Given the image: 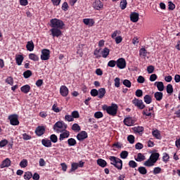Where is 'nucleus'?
Wrapping results in <instances>:
<instances>
[{
	"label": "nucleus",
	"instance_id": "obj_1",
	"mask_svg": "<svg viewBox=\"0 0 180 180\" xmlns=\"http://www.w3.org/2000/svg\"><path fill=\"white\" fill-rule=\"evenodd\" d=\"M101 50V49L98 48L94 50V55L95 56V58L99 59L101 57H103V58H108V56H109L110 50L107 47L104 48L102 51Z\"/></svg>",
	"mask_w": 180,
	"mask_h": 180
},
{
	"label": "nucleus",
	"instance_id": "obj_2",
	"mask_svg": "<svg viewBox=\"0 0 180 180\" xmlns=\"http://www.w3.org/2000/svg\"><path fill=\"white\" fill-rule=\"evenodd\" d=\"M160 158V153H153L150 155L149 159H148L144 163L145 167H153V165L158 161Z\"/></svg>",
	"mask_w": 180,
	"mask_h": 180
},
{
	"label": "nucleus",
	"instance_id": "obj_3",
	"mask_svg": "<svg viewBox=\"0 0 180 180\" xmlns=\"http://www.w3.org/2000/svg\"><path fill=\"white\" fill-rule=\"evenodd\" d=\"M118 108L117 104L112 103L110 106L103 105V110H105L110 116H116Z\"/></svg>",
	"mask_w": 180,
	"mask_h": 180
},
{
	"label": "nucleus",
	"instance_id": "obj_4",
	"mask_svg": "<svg viewBox=\"0 0 180 180\" xmlns=\"http://www.w3.org/2000/svg\"><path fill=\"white\" fill-rule=\"evenodd\" d=\"M108 159L110 161V165H113L117 169L121 170L123 168V161L115 156H110Z\"/></svg>",
	"mask_w": 180,
	"mask_h": 180
},
{
	"label": "nucleus",
	"instance_id": "obj_5",
	"mask_svg": "<svg viewBox=\"0 0 180 180\" xmlns=\"http://www.w3.org/2000/svg\"><path fill=\"white\" fill-rule=\"evenodd\" d=\"M50 23V26L51 27H53V29H63L65 25L63 20L57 18L51 19Z\"/></svg>",
	"mask_w": 180,
	"mask_h": 180
},
{
	"label": "nucleus",
	"instance_id": "obj_6",
	"mask_svg": "<svg viewBox=\"0 0 180 180\" xmlns=\"http://www.w3.org/2000/svg\"><path fill=\"white\" fill-rule=\"evenodd\" d=\"M68 127L67 124L63 121H58L53 125V130L56 133H61L63 130H66Z\"/></svg>",
	"mask_w": 180,
	"mask_h": 180
},
{
	"label": "nucleus",
	"instance_id": "obj_7",
	"mask_svg": "<svg viewBox=\"0 0 180 180\" xmlns=\"http://www.w3.org/2000/svg\"><path fill=\"white\" fill-rule=\"evenodd\" d=\"M132 103L134 105L136 108L139 109L140 110H143V109H145L146 104H144V102H143V100L139 99L137 98H134L132 100Z\"/></svg>",
	"mask_w": 180,
	"mask_h": 180
},
{
	"label": "nucleus",
	"instance_id": "obj_8",
	"mask_svg": "<svg viewBox=\"0 0 180 180\" xmlns=\"http://www.w3.org/2000/svg\"><path fill=\"white\" fill-rule=\"evenodd\" d=\"M8 119L10 120L11 126H19V115L16 114L10 115Z\"/></svg>",
	"mask_w": 180,
	"mask_h": 180
},
{
	"label": "nucleus",
	"instance_id": "obj_9",
	"mask_svg": "<svg viewBox=\"0 0 180 180\" xmlns=\"http://www.w3.org/2000/svg\"><path fill=\"white\" fill-rule=\"evenodd\" d=\"M41 60L42 61H47L50 60V50L47 49H44L41 50Z\"/></svg>",
	"mask_w": 180,
	"mask_h": 180
},
{
	"label": "nucleus",
	"instance_id": "obj_10",
	"mask_svg": "<svg viewBox=\"0 0 180 180\" xmlns=\"http://www.w3.org/2000/svg\"><path fill=\"white\" fill-rule=\"evenodd\" d=\"M126 59L120 58L117 60V67L120 70H124L126 68Z\"/></svg>",
	"mask_w": 180,
	"mask_h": 180
},
{
	"label": "nucleus",
	"instance_id": "obj_11",
	"mask_svg": "<svg viewBox=\"0 0 180 180\" xmlns=\"http://www.w3.org/2000/svg\"><path fill=\"white\" fill-rule=\"evenodd\" d=\"M123 123L125 126L130 127L131 126H133L134 123H136V121L134 119H133V117H127L124 119Z\"/></svg>",
	"mask_w": 180,
	"mask_h": 180
},
{
	"label": "nucleus",
	"instance_id": "obj_12",
	"mask_svg": "<svg viewBox=\"0 0 180 180\" xmlns=\"http://www.w3.org/2000/svg\"><path fill=\"white\" fill-rule=\"evenodd\" d=\"M60 94L61 96H68V94H70V90L68 89V87H67V86L65 85L61 86L60 87Z\"/></svg>",
	"mask_w": 180,
	"mask_h": 180
},
{
	"label": "nucleus",
	"instance_id": "obj_13",
	"mask_svg": "<svg viewBox=\"0 0 180 180\" xmlns=\"http://www.w3.org/2000/svg\"><path fill=\"white\" fill-rule=\"evenodd\" d=\"M77 139L79 141H84L85 139H88V133L85 131H82L77 135Z\"/></svg>",
	"mask_w": 180,
	"mask_h": 180
},
{
	"label": "nucleus",
	"instance_id": "obj_14",
	"mask_svg": "<svg viewBox=\"0 0 180 180\" xmlns=\"http://www.w3.org/2000/svg\"><path fill=\"white\" fill-rule=\"evenodd\" d=\"M53 37H60L61 36V29L60 28H52L50 30Z\"/></svg>",
	"mask_w": 180,
	"mask_h": 180
},
{
	"label": "nucleus",
	"instance_id": "obj_15",
	"mask_svg": "<svg viewBox=\"0 0 180 180\" xmlns=\"http://www.w3.org/2000/svg\"><path fill=\"white\" fill-rule=\"evenodd\" d=\"M45 131L46 128L44 127L38 126L35 129V134H37V136H38V137H40V136H43Z\"/></svg>",
	"mask_w": 180,
	"mask_h": 180
},
{
	"label": "nucleus",
	"instance_id": "obj_16",
	"mask_svg": "<svg viewBox=\"0 0 180 180\" xmlns=\"http://www.w3.org/2000/svg\"><path fill=\"white\" fill-rule=\"evenodd\" d=\"M93 8H94L96 11H101V9L103 8V4H102L100 0H96L93 4Z\"/></svg>",
	"mask_w": 180,
	"mask_h": 180
},
{
	"label": "nucleus",
	"instance_id": "obj_17",
	"mask_svg": "<svg viewBox=\"0 0 180 180\" xmlns=\"http://www.w3.org/2000/svg\"><path fill=\"white\" fill-rule=\"evenodd\" d=\"M11 159L6 158L4 160L2 161L1 164L0 165V168H6L8 167H11Z\"/></svg>",
	"mask_w": 180,
	"mask_h": 180
},
{
	"label": "nucleus",
	"instance_id": "obj_18",
	"mask_svg": "<svg viewBox=\"0 0 180 180\" xmlns=\"http://www.w3.org/2000/svg\"><path fill=\"white\" fill-rule=\"evenodd\" d=\"M63 133L60 134L59 140L60 141H63L64 139H68L70 137V132L68 130H63Z\"/></svg>",
	"mask_w": 180,
	"mask_h": 180
},
{
	"label": "nucleus",
	"instance_id": "obj_19",
	"mask_svg": "<svg viewBox=\"0 0 180 180\" xmlns=\"http://www.w3.org/2000/svg\"><path fill=\"white\" fill-rule=\"evenodd\" d=\"M130 20L134 23L139 22V13L136 12L131 13Z\"/></svg>",
	"mask_w": 180,
	"mask_h": 180
},
{
	"label": "nucleus",
	"instance_id": "obj_20",
	"mask_svg": "<svg viewBox=\"0 0 180 180\" xmlns=\"http://www.w3.org/2000/svg\"><path fill=\"white\" fill-rule=\"evenodd\" d=\"M154 97L156 101L161 102V101H162V98H164V94L162 92L158 91L155 93Z\"/></svg>",
	"mask_w": 180,
	"mask_h": 180
},
{
	"label": "nucleus",
	"instance_id": "obj_21",
	"mask_svg": "<svg viewBox=\"0 0 180 180\" xmlns=\"http://www.w3.org/2000/svg\"><path fill=\"white\" fill-rule=\"evenodd\" d=\"M26 49L28 51H33L34 50V43H33V41L27 42Z\"/></svg>",
	"mask_w": 180,
	"mask_h": 180
},
{
	"label": "nucleus",
	"instance_id": "obj_22",
	"mask_svg": "<svg viewBox=\"0 0 180 180\" xmlns=\"http://www.w3.org/2000/svg\"><path fill=\"white\" fill-rule=\"evenodd\" d=\"M23 60L25 58L22 55H16L15 56V62L18 65H22V63H23Z\"/></svg>",
	"mask_w": 180,
	"mask_h": 180
},
{
	"label": "nucleus",
	"instance_id": "obj_23",
	"mask_svg": "<svg viewBox=\"0 0 180 180\" xmlns=\"http://www.w3.org/2000/svg\"><path fill=\"white\" fill-rule=\"evenodd\" d=\"M83 23H84V25H86V26H94V25H95V21H94L93 19L84 18L83 19Z\"/></svg>",
	"mask_w": 180,
	"mask_h": 180
},
{
	"label": "nucleus",
	"instance_id": "obj_24",
	"mask_svg": "<svg viewBox=\"0 0 180 180\" xmlns=\"http://www.w3.org/2000/svg\"><path fill=\"white\" fill-rule=\"evenodd\" d=\"M147 54H150V52L147 51L146 50V48H141L139 50V56L140 57H143V58H146V57H147Z\"/></svg>",
	"mask_w": 180,
	"mask_h": 180
},
{
	"label": "nucleus",
	"instance_id": "obj_25",
	"mask_svg": "<svg viewBox=\"0 0 180 180\" xmlns=\"http://www.w3.org/2000/svg\"><path fill=\"white\" fill-rule=\"evenodd\" d=\"M20 91L23 94H29V92H30V86L29 84H25L21 86Z\"/></svg>",
	"mask_w": 180,
	"mask_h": 180
},
{
	"label": "nucleus",
	"instance_id": "obj_26",
	"mask_svg": "<svg viewBox=\"0 0 180 180\" xmlns=\"http://www.w3.org/2000/svg\"><path fill=\"white\" fill-rule=\"evenodd\" d=\"M152 136H153V137H155L158 140H161V133L158 129H153Z\"/></svg>",
	"mask_w": 180,
	"mask_h": 180
},
{
	"label": "nucleus",
	"instance_id": "obj_27",
	"mask_svg": "<svg viewBox=\"0 0 180 180\" xmlns=\"http://www.w3.org/2000/svg\"><path fill=\"white\" fill-rule=\"evenodd\" d=\"M97 164L99 165V167H101V168H105V167L108 165V162L103 159H98Z\"/></svg>",
	"mask_w": 180,
	"mask_h": 180
},
{
	"label": "nucleus",
	"instance_id": "obj_28",
	"mask_svg": "<svg viewBox=\"0 0 180 180\" xmlns=\"http://www.w3.org/2000/svg\"><path fill=\"white\" fill-rule=\"evenodd\" d=\"M151 110H154V107L146 108L143 111L142 115H143V116H148V117H150V116H151V112H151Z\"/></svg>",
	"mask_w": 180,
	"mask_h": 180
},
{
	"label": "nucleus",
	"instance_id": "obj_29",
	"mask_svg": "<svg viewBox=\"0 0 180 180\" xmlns=\"http://www.w3.org/2000/svg\"><path fill=\"white\" fill-rule=\"evenodd\" d=\"M143 101H144L145 103H146V105H150V103H151L153 102V98L151 97V96L146 94L143 97Z\"/></svg>",
	"mask_w": 180,
	"mask_h": 180
},
{
	"label": "nucleus",
	"instance_id": "obj_30",
	"mask_svg": "<svg viewBox=\"0 0 180 180\" xmlns=\"http://www.w3.org/2000/svg\"><path fill=\"white\" fill-rule=\"evenodd\" d=\"M155 85H156L160 92H162V91H164V83L162 82H156Z\"/></svg>",
	"mask_w": 180,
	"mask_h": 180
},
{
	"label": "nucleus",
	"instance_id": "obj_31",
	"mask_svg": "<svg viewBox=\"0 0 180 180\" xmlns=\"http://www.w3.org/2000/svg\"><path fill=\"white\" fill-rule=\"evenodd\" d=\"M106 94V89L105 88H101L98 89V98L102 99Z\"/></svg>",
	"mask_w": 180,
	"mask_h": 180
},
{
	"label": "nucleus",
	"instance_id": "obj_32",
	"mask_svg": "<svg viewBox=\"0 0 180 180\" xmlns=\"http://www.w3.org/2000/svg\"><path fill=\"white\" fill-rule=\"evenodd\" d=\"M41 144L42 146H44V147H51V141L49 139H42Z\"/></svg>",
	"mask_w": 180,
	"mask_h": 180
},
{
	"label": "nucleus",
	"instance_id": "obj_33",
	"mask_svg": "<svg viewBox=\"0 0 180 180\" xmlns=\"http://www.w3.org/2000/svg\"><path fill=\"white\" fill-rule=\"evenodd\" d=\"M135 160L138 162H141V161H144V160H146V156H144V155H143V153H139L137 154V158H135Z\"/></svg>",
	"mask_w": 180,
	"mask_h": 180
},
{
	"label": "nucleus",
	"instance_id": "obj_34",
	"mask_svg": "<svg viewBox=\"0 0 180 180\" xmlns=\"http://www.w3.org/2000/svg\"><path fill=\"white\" fill-rule=\"evenodd\" d=\"M69 147H74L77 145V141L74 138H70L68 140Z\"/></svg>",
	"mask_w": 180,
	"mask_h": 180
},
{
	"label": "nucleus",
	"instance_id": "obj_35",
	"mask_svg": "<svg viewBox=\"0 0 180 180\" xmlns=\"http://www.w3.org/2000/svg\"><path fill=\"white\" fill-rule=\"evenodd\" d=\"M134 131H135V133H138V134H143V131H144V127H135L134 128Z\"/></svg>",
	"mask_w": 180,
	"mask_h": 180
},
{
	"label": "nucleus",
	"instance_id": "obj_36",
	"mask_svg": "<svg viewBox=\"0 0 180 180\" xmlns=\"http://www.w3.org/2000/svg\"><path fill=\"white\" fill-rule=\"evenodd\" d=\"M120 8H121L122 11H124L126 8H127V0H122L120 1Z\"/></svg>",
	"mask_w": 180,
	"mask_h": 180
},
{
	"label": "nucleus",
	"instance_id": "obj_37",
	"mask_svg": "<svg viewBox=\"0 0 180 180\" xmlns=\"http://www.w3.org/2000/svg\"><path fill=\"white\" fill-rule=\"evenodd\" d=\"M120 157L122 160H126L129 157V152L127 150H122L120 154Z\"/></svg>",
	"mask_w": 180,
	"mask_h": 180
},
{
	"label": "nucleus",
	"instance_id": "obj_38",
	"mask_svg": "<svg viewBox=\"0 0 180 180\" xmlns=\"http://www.w3.org/2000/svg\"><path fill=\"white\" fill-rule=\"evenodd\" d=\"M29 58H30V60H32V61H39V56L34 53H30Z\"/></svg>",
	"mask_w": 180,
	"mask_h": 180
},
{
	"label": "nucleus",
	"instance_id": "obj_39",
	"mask_svg": "<svg viewBox=\"0 0 180 180\" xmlns=\"http://www.w3.org/2000/svg\"><path fill=\"white\" fill-rule=\"evenodd\" d=\"M72 130H73V131H81V127H79V125L77 123L73 124L72 126Z\"/></svg>",
	"mask_w": 180,
	"mask_h": 180
},
{
	"label": "nucleus",
	"instance_id": "obj_40",
	"mask_svg": "<svg viewBox=\"0 0 180 180\" xmlns=\"http://www.w3.org/2000/svg\"><path fill=\"white\" fill-rule=\"evenodd\" d=\"M138 171L141 175H146L147 174V169L145 167H139Z\"/></svg>",
	"mask_w": 180,
	"mask_h": 180
},
{
	"label": "nucleus",
	"instance_id": "obj_41",
	"mask_svg": "<svg viewBox=\"0 0 180 180\" xmlns=\"http://www.w3.org/2000/svg\"><path fill=\"white\" fill-rule=\"evenodd\" d=\"M50 141L54 143H57L58 141V138L57 137V135L51 134L50 136Z\"/></svg>",
	"mask_w": 180,
	"mask_h": 180
},
{
	"label": "nucleus",
	"instance_id": "obj_42",
	"mask_svg": "<svg viewBox=\"0 0 180 180\" xmlns=\"http://www.w3.org/2000/svg\"><path fill=\"white\" fill-rule=\"evenodd\" d=\"M117 65V60H111L108 63V67H110L111 68H115Z\"/></svg>",
	"mask_w": 180,
	"mask_h": 180
},
{
	"label": "nucleus",
	"instance_id": "obj_43",
	"mask_svg": "<svg viewBox=\"0 0 180 180\" xmlns=\"http://www.w3.org/2000/svg\"><path fill=\"white\" fill-rule=\"evenodd\" d=\"M166 91L167 94H172V92H174V87H172V84H167V87H166Z\"/></svg>",
	"mask_w": 180,
	"mask_h": 180
},
{
	"label": "nucleus",
	"instance_id": "obj_44",
	"mask_svg": "<svg viewBox=\"0 0 180 180\" xmlns=\"http://www.w3.org/2000/svg\"><path fill=\"white\" fill-rule=\"evenodd\" d=\"M32 70H27L25 72H23V77L24 78H30V77H32Z\"/></svg>",
	"mask_w": 180,
	"mask_h": 180
},
{
	"label": "nucleus",
	"instance_id": "obj_45",
	"mask_svg": "<svg viewBox=\"0 0 180 180\" xmlns=\"http://www.w3.org/2000/svg\"><path fill=\"white\" fill-rule=\"evenodd\" d=\"M162 161L163 162H168V161H169V155L167 153H163V156H162Z\"/></svg>",
	"mask_w": 180,
	"mask_h": 180
},
{
	"label": "nucleus",
	"instance_id": "obj_46",
	"mask_svg": "<svg viewBox=\"0 0 180 180\" xmlns=\"http://www.w3.org/2000/svg\"><path fill=\"white\" fill-rule=\"evenodd\" d=\"M123 85L127 86V88H131V82H130L129 79H124L123 81Z\"/></svg>",
	"mask_w": 180,
	"mask_h": 180
},
{
	"label": "nucleus",
	"instance_id": "obj_47",
	"mask_svg": "<svg viewBox=\"0 0 180 180\" xmlns=\"http://www.w3.org/2000/svg\"><path fill=\"white\" fill-rule=\"evenodd\" d=\"M162 169L160 167H155L153 171V175H158V174H161Z\"/></svg>",
	"mask_w": 180,
	"mask_h": 180
},
{
	"label": "nucleus",
	"instance_id": "obj_48",
	"mask_svg": "<svg viewBox=\"0 0 180 180\" xmlns=\"http://www.w3.org/2000/svg\"><path fill=\"white\" fill-rule=\"evenodd\" d=\"M20 167H21V168H26V167H27V160L23 159L20 162Z\"/></svg>",
	"mask_w": 180,
	"mask_h": 180
},
{
	"label": "nucleus",
	"instance_id": "obj_49",
	"mask_svg": "<svg viewBox=\"0 0 180 180\" xmlns=\"http://www.w3.org/2000/svg\"><path fill=\"white\" fill-rule=\"evenodd\" d=\"M76 169H78V163L77 162L72 163L70 172H73V171H76Z\"/></svg>",
	"mask_w": 180,
	"mask_h": 180
},
{
	"label": "nucleus",
	"instance_id": "obj_50",
	"mask_svg": "<svg viewBox=\"0 0 180 180\" xmlns=\"http://www.w3.org/2000/svg\"><path fill=\"white\" fill-rule=\"evenodd\" d=\"M94 117L96 119H101V117H103V113L101 111L96 112L94 113Z\"/></svg>",
	"mask_w": 180,
	"mask_h": 180
},
{
	"label": "nucleus",
	"instance_id": "obj_51",
	"mask_svg": "<svg viewBox=\"0 0 180 180\" xmlns=\"http://www.w3.org/2000/svg\"><path fill=\"white\" fill-rule=\"evenodd\" d=\"M33 176V174L30 172H27L24 174V179H30Z\"/></svg>",
	"mask_w": 180,
	"mask_h": 180
},
{
	"label": "nucleus",
	"instance_id": "obj_52",
	"mask_svg": "<svg viewBox=\"0 0 180 180\" xmlns=\"http://www.w3.org/2000/svg\"><path fill=\"white\" fill-rule=\"evenodd\" d=\"M6 84H8V85H11V86L13 85V77H8L6 79Z\"/></svg>",
	"mask_w": 180,
	"mask_h": 180
},
{
	"label": "nucleus",
	"instance_id": "obj_53",
	"mask_svg": "<svg viewBox=\"0 0 180 180\" xmlns=\"http://www.w3.org/2000/svg\"><path fill=\"white\" fill-rule=\"evenodd\" d=\"M134 140H135L134 136L129 135L127 136V141L130 144H134Z\"/></svg>",
	"mask_w": 180,
	"mask_h": 180
},
{
	"label": "nucleus",
	"instance_id": "obj_54",
	"mask_svg": "<svg viewBox=\"0 0 180 180\" xmlns=\"http://www.w3.org/2000/svg\"><path fill=\"white\" fill-rule=\"evenodd\" d=\"M129 167H130V168H136L137 162H136L134 160H130L129 162Z\"/></svg>",
	"mask_w": 180,
	"mask_h": 180
},
{
	"label": "nucleus",
	"instance_id": "obj_55",
	"mask_svg": "<svg viewBox=\"0 0 180 180\" xmlns=\"http://www.w3.org/2000/svg\"><path fill=\"white\" fill-rule=\"evenodd\" d=\"M90 94L91 96H98V95H99V92L96 89H93L91 90Z\"/></svg>",
	"mask_w": 180,
	"mask_h": 180
},
{
	"label": "nucleus",
	"instance_id": "obj_56",
	"mask_svg": "<svg viewBox=\"0 0 180 180\" xmlns=\"http://www.w3.org/2000/svg\"><path fill=\"white\" fill-rule=\"evenodd\" d=\"M52 110H53L55 113H60V112H61V110H60V108H58L56 104L53 105Z\"/></svg>",
	"mask_w": 180,
	"mask_h": 180
},
{
	"label": "nucleus",
	"instance_id": "obj_57",
	"mask_svg": "<svg viewBox=\"0 0 180 180\" xmlns=\"http://www.w3.org/2000/svg\"><path fill=\"white\" fill-rule=\"evenodd\" d=\"M72 117H73V119L79 118V112H78L77 110L72 112Z\"/></svg>",
	"mask_w": 180,
	"mask_h": 180
},
{
	"label": "nucleus",
	"instance_id": "obj_58",
	"mask_svg": "<svg viewBox=\"0 0 180 180\" xmlns=\"http://www.w3.org/2000/svg\"><path fill=\"white\" fill-rule=\"evenodd\" d=\"M114 82H115V86L116 88H119V86H120V78L116 77V78L114 79Z\"/></svg>",
	"mask_w": 180,
	"mask_h": 180
},
{
	"label": "nucleus",
	"instance_id": "obj_59",
	"mask_svg": "<svg viewBox=\"0 0 180 180\" xmlns=\"http://www.w3.org/2000/svg\"><path fill=\"white\" fill-rule=\"evenodd\" d=\"M135 95L137 98H141V96H143V90L137 89L135 92Z\"/></svg>",
	"mask_w": 180,
	"mask_h": 180
},
{
	"label": "nucleus",
	"instance_id": "obj_60",
	"mask_svg": "<svg viewBox=\"0 0 180 180\" xmlns=\"http://www.w3.org/2000/svg\"><path fill=\"white\" fill-rule=\"evenodd\" d=\"M144 148V146L143 145V143L138 142L136 145H135V148L136 150H142V148Z\"/></svg>",
	"mask_w": 180,
	"mask_h": 180
},
{
	"label": "nucleus",
	"instance_id": "obj_61",
	"mask_svg": "<svg viewBox=\"0 0 180 180\" xmlns=\"http://www.w3.org/2000/svg\"><path fill=\"white\" fill-rule=\"evenodd\" d=\"M137 82H139V84H144V82H146V79L143 76H139Z\"/></svg>",
	"mask_w": 180,
	"mask_h": 180
},
{
	"label": "nucleus",
	"instance_id": "obj_62",
	"mask_svg": "<svg viewBox=\"0 0 180 180\" xmlns=\"http://www.w3.org/2000/svg\"><path fill=\"white\" fill-rule=\"evenodd\" d=\"M8 141L6 139L1 140L0 141V147L2 148L3 147H5V146H7Z\"/></svg>",
	"mask_w": 180,
	"mask_h": 180
},
{
	"label": "nucleus",
	"instance_id": "obj_63",
	"mask_svg": "<svg viewBox=\"0 0 180 180\" xmlns=\"http://www.w3.org/2000/svg\"><path fill=\"white\" fill-rule=\"evenodd\" d=\"M154 70H155V68L153 65H149L147 68V71L148 74H153V72H154Z\"/></svg>",
	"mask_w": 180,
	"mask_h": 180
},
{
	"label": "nucleus",
	"instance_id": "obj_64",
	"mask_svg": "<svg viewBox=\"0 0 180 180\" xmlns=\"http://www.w3.org/2000/svg\"><path fill=\"white\" fill-rule=\"evenodd\" d=\"M65 120L67 122H74V119L72 117V115H67L65 116Z\"/></svg>",
	"mask_w": 180,
	"mask_h": 180
}]
</instances>
